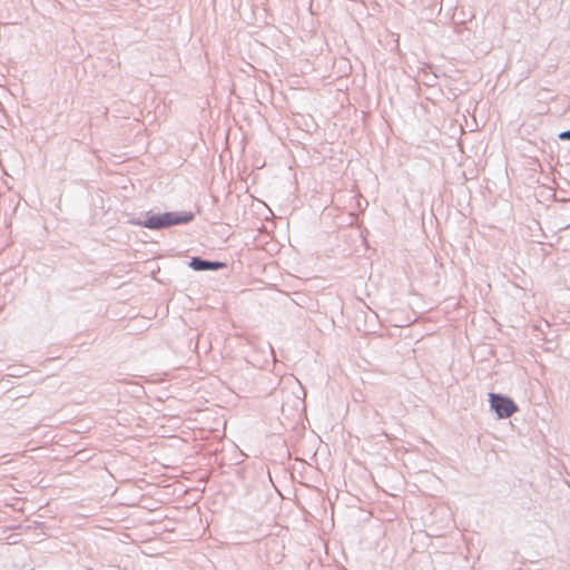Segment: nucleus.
<instances>
[{
	"instance_id": "obj_2",
	"label": "nucleus",
	"mask_w": 570,
	"mask_h": 570,
	"mask_svg": "<svg viewBox=\"0 0 570 570\" xmlns=\"http://www.w3.org/2000/svg\"><path fill=\"white\" fill-rule=\"evenodd\" d=\"M489 402L491 410H493L495 414L502 419L510 417L518 411V405L515 402L511 397L503 394L490 393Z\"/></svg>"
},
{
	"instance_id": "obj_5",
	"label": "nucleus",
	"mask_w": 570,
	"mask_h": 570,
	"mask_svg": "<svg viewBox=\"0 0 570 570\" xmlns=\"http://www.w3.org/2000/svg\"><path fill=\"white\" fill-rule=\"evenodd\" d=\"M464 27H463V23H460V24H455V28H454V31L458 33V35H461L462 31H463Z\"/></svg>"
},
{
	"instance_id": "obj_1",
	"label": "nucleus",
	"mask_w": 570,
	"mask_h": 570,
	"mask_svg": "<svg viewBox=\"0 0 570 570\" xmlns=\"http://www.w3.org/2000/svg\"><path fill=\"white\" fill-rule=\"evenodd\" d=\"M191 212H166L161 214L149 215L146 219L132 218L128 223L136 226L146 227L151 230H160L176 225L188 224L194 219Z\"/></svg>"
},
{
	"instance_id": "obj_3",
	"label": "nucleus",
	"mask_w": 570,
	"mask_h": 570,
	"mask_svg": "<svg viewBox=\"0 0 570 570\" xmlns=\"http://www.w3.org/2000/svg\"><path fill=\"white\" fill-rule=\"evenodd\" d=\"M188 266L196 272L218 271L227 267V264L218 261L205 259L200 256L190 258Z\"/></svg>"
},
{
	"instance_id": "obj_6",
	"label": "nucleus",
	"mask_w": 570,
	"mask_h": 570,
	"mask_svg": "<svg viewBox=\"0 0 570 570\" xmlns=\"http://www.w3.org/2000/svg\"><path fill=\"white\" fill-rule=\"evenodd\" d=\"M383 435H384L387 440H390V439H391V435H390L389 433H386L385 431H383Z\"/></svg>"
},
{
	"instance_id": "obj_4",
	"label": "nucleus",
	"mask_w": 570,
	"mask_h": 570,
	"mask_svg": "<svg viewBox=\"0 0 570 570\" xmlns=\"http://www.w3.org/2000/svg\"><path fill=\"white\" fill-rule=\"evenodd\" d=\"M558 138L563 141H570V129L559 132Z\"/></svg>"
}]
</instances>
